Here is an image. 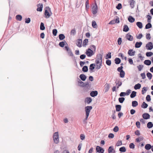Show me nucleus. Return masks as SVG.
<instances>
[{"label": "nucleus", "mask_w": 153, "mask_h": 153, "mask_svg": "<svg viewBox=\"0 0 153 153\" xmlns=\"http://www.w3.org/2000/svg\"><path fill=\"white\" fill-rule=\"evenodd\" d=\"M102 55L101 54H97V59L95 60L96 64V69L97 70L100 68L102 65Z\"/></svg>", "instance_id": "nucleus-1"}, {"label": "nucleus", "mask_w": 153, "mask_h": 153, "mask_svg": "<svg viewBox=\"0 0 153 153\" xmlns=\"http://www.w3.org/2000/svg\"><path fill=\"white\" fill-rule=\"evenodd\" d=\"M92 108V107L91 106H87L85 107L86 119H88V116L89 115L90 112Z\"/></svg>", "instance_id": "nucleus-2"}, {"label": "nucleus", "mask_w": 153, "mask_h": 153, "mask_svg": "<svg viewBox=\"0 0 153 153\" xmlns=\"http://www.w3.org/2000/svg\"><path fill=\"white\" fill-rule=\"evenodd\" d=\"M53 141L56 144H58L59 142V138L58 132H55L53 136Z\"/></svg>", "instance_id": "nucleus-3"}, {"label": "nucleus", "mask_w": 153, "mask_h": 153, "mask_svg": "<svg viewBox=\"0 0 153 153\" xmlns=\"http://www.w3.org/2000/svg\"><path fill=\"white\" fill-rule=\"evenodd\" d=\"M46 9L45 10V17L47 18H48L51 16L49 12H51V8L48 7H46Z\"/></svg>", "instance_id": "nucleus-4"}, {"label": "nucleus", "mask_w": 153, "mask_h": 153, "mask_svg": "<svg viewBox=\"0 0 153 153\" xmlns=\"http://www.w3.org/2000/svg\"><path fill=\"white\" fill-rule=\"evenodd\" d=\"M85 53L88 57H91L94 54L93 51L90 48L87 49Z\"/></svg>", "instance_id": "nucleus-5"}, {"label": "nucleus", "mask_w": 153, "mask_h": 153, "mask_svg": "<svg viewBox=\"0 0 153 153\" xmlns=\"http://www.w3.org/2000/svg\"><path fill=\"white\" fill-rule=\"evenodd\" d=\"M96 152L98 153H104V150L103 148L99 146H97L96 148Z\"/></svg>", "instance_id": "nucleus-6"}, {"label": "nucleus", "mask_w": 153, "mask_h": 153, "mask_svg": "<svg viewBox=\"0 0 153 153\" xmlns=\"http://www.w3.org/2000/svg\"><path fill=\"white\" fill-rule=\"evenodd\" d=\"M92 13L93 14L95 15L97 13L98 8L97 3L96 2H95V5H94L92 7Z\"/></svg>", "instance_id": "nucleus-7"}, {"label": "nucleus", "mask_w": 153, "mask_h": 153, "mask_svg": "<svg viewBox=\"0 0 153 153\" xmlns=\"http://www.w3.org/2000/svg\"><path fill=\"white\" fill-rule=\"evenodd\" d=\"M65 50L67 51L68 54L71 56H73L74 54L71 51V50L68 46H65Z\"/></svg>", "instance_id": "nucleus-8"}, {"label": "nucleus", "mask_w": 153, "mask_h": 153, "mask_svg": "<svg viewBox=\"0 0 153 153\" xmlns=\"http://www.w3.org/2000/svg\"><path fill=\"white\" fill-rule=\"evenodd\" d=\"M146 47L148 50H151L153 48V45L152 42H149L146 45Z\"/></svg>", "instance_id": "nucleus-9"}, {"label": "nucleus", "mask_w": 153, "mask_h": 153, "mask_svg": "<svg viewBox=\"0 0 153 153\" xmlns=\"http://www.w3.org/2000/svg\"><path fill=\"white\" fill-rule=\"evenodd\" d=\"M126 38L127 39L130 41H133L134 39L133 36L130 35L129 33H128L126 35Z\"/></svg>", "instance_id": "nucleus-10"}, {"label": "nucleus", "mask_w": 153, "mask_h": 153, "mask_svg": "<svg viewBox=\"0 0 153 153\" xmlns=\"http://www.w3.org/2000/svg\"><path fill=\"white\" fill-rule=\"evenodd\" d=\"M98 93L97 91H92L90 93V95L92 97H94L97 95Z\"/></svg>", "instance_id": "nucleus-11"}, {"label": "nucleus", "mask_w": 153, "mask_h": 153, "mask_svg": "<svg viewBox=\"0 0 153 153\" xmlns=\"http://www.w3.org/2000/svg\"><path fill=\"white\" fill-rule=\"evenodd\" d=\"M38 8L36 10L38 11L41 12L42 11L43 8V5L42 4H39L37 5Z\"/></svg>", "instance_id": "nucleus-12"}, {"label": "nucleus", "mask_w": 153, "mask_h": 153, "mask_svg": "<svg viewBox=\"0 0 153 153\" xmlns=\"http://www.w3.org/2000/svg\"><path fill=\"white\" fill-rule=\"evenodd\" d=\"M135 53V51H133V49H130L128 50V54L130 56H134Z\"/></svg>", "instance_id": "nucleus-13"}, {"label": "nucleus", "mask_w": 153, "mask_h": 153, "mask_svg": "<svg viewBox=\"0 0 153 153\" xmlns=\"http://www.w3.org/2000/svg\"><path fill=\"white\" fill-rule=\"evenodd\" d=\"M142 117L144 119L147 120L150 118V115L147 113H144L143 114Z\"/></svg>", "instance_id": "nucleus-14"}, {"label": "nucleus", "mask_w": 153, "mask_h": 153, "mask_svg": "<svg viewBox=\"0 0 153 153\" xmlns=\"http://www.w3.org/2000/svg\"><path fill=\"white\" fill-rule=\"evenodd\" d=\"M129 2L131 8L132 9L133 8L134 6V4H135V1L134 0H130Z\"/></svg>", "instance_id": "nucleus-15"}, {"label": "nucleus", "mask_w": 153, "mask_h": 153, "mask_svg": "<svg viewBox=\"0 0 153 153\" xmlns=\"http://www.w3.org/2000/svg\"><path fill=\"white\" fill-rule=\"evenodd\" d=\"M79 77L80 79L83 81H85L86 79V76L84 74H81L79 76Z\"/></svg>", "instance_id": "nucleus-16"}, {"label": "nucleus", "mask_w": 153, "mask_h": 153, "mask_svg": "<svg viewBox=\"0 0 153 153\" xmlns=\"http://www.w3.org/2000/svg\"><path fill=\"white\" fill-rule=\"evenodd\" d=\"M92 101V100L91 98L90 97H86L85 100V102L88 104H89Z\"/></svg>", "instance_id": "nucleus-17"}, {"label": "nucleus", "mask_w": 153, "mask_h": 153, "mask_svg": "<svg viewBox=\"0 0 153 153\" xmlns=\"http://www.w3.org/2000/svg\"><path fill=\"white\" fill-rule=\"evenodd\" d=\"M142 44V42H137L135 44V47L136 48H138L141 47Z\"/></svg>", "instance_id": "nucleus-18"}, {"label": "nucleus", "mask_w": 153, "mask_h": 153, "mask_svg": "<svg viewBox=\"0 0 153 153\" xmlns=\"http://www.w3.org/2000/svg\"><path fill=\"white\" fill-rule=\"evenodd\" d=\"M82 43V40L81 39H78L76 43V45L78 47H81Z\"/></svg>", "instance_id": "nucleus-19"}, {"label": "nucleus", "mask_w": 153, "mask_h": 153, "mask_svg": "<svg viewBox=\"0 0 153 153\" xmlns=\"http://www.w3.org/2000/svg\"><path fill=\"white\" fill-rule=\"evenodd\" d=\"M129 22L131 23H132L134 22L135 19L131 16H129L128 18Z\"/></svg>", "instance_id": "nucleus-20"}, {"label": "nucleus", "mask_w": 153, "mask_h": 153, "mask_svg": "<svg viewBox=\"0 0 153 153\" xmlns=\"http://www.w3.org/2000/svg\"><path fill=\"white\" fill-rule=\"evenodd\" d=\"M116 110L117 111H119L121 110V106L120 105H115Z\"/></svg>", "instance_id": "nucleus-21"}, {"label": "nucleus", "mask_w": 153, "mask_h": 153, "mask_svg": "<svg viewBox=\"0 0 153 153\" xmlns=\"http://www.w3.org/2000/svg\"><path fill=\"white\" fill-rule=\"evenodd\" d=\"M129 30V28L127 25H125L123 26V31L124 32H127Z\"/></svg>", "instance_id": "nucleus-22"}, {"label": "nucleus", "mask_w": 153, "mask_h": 153, "mask_svg": "<svg viewBox=\"0 0 153 153\" xmlns=\"http://www.w3.org/2000/svg\"><path fill=\"white\" fill-rule=\"evenodd\" d=\"M144 63L146 65H149L151 64V62L149 60H146L144 61Z\"/></svg>", "instance_id": "nucleus-23"}, {"label": "nucleus", "mask_w": 153, "mask_h": 153, "mask_svg": "<svg viewBox=\"0 0 153 153\" xmlns=\"http://www.w3.org/2000/svg\"><path fill=\"white\" fill-rule=\"evenodd\" d=\"M79 85L80 87H83L85 83L81 81L80 79H79V80L78 81Z\"/></svg>", "instance_id": "nucleus-24"}, {"label": "nucleus", "mask_w": 153, "mask_h": 153, "mask_svg": "<svg viewBox=\"0 0 153 153\" xmlns=\"http://www.w3.org/2000/svg\"><path fill=\"white\" fill-rule=\"evenodd\" d=\"M152 147L151 145L149 144H147L145 146V148L146 150L150 149Z\"/></svg>", "instance_id": "nucleus-25"}, {"label": "nucleus", "mask_w": 153, "mask_h": 153, "mask_svg": "<svg viewBox=\"0 0 153 153\" xmlns=\"http://www.w3.org/2000/svg\"><path fill=\"white\" fill-rule=\"evenodd\" d=\"M136 25L140 29L143 27V24L142 22H137L136 23Z\"/></svg>", "instance_id": "nucleus-26"}, {"label": "nucleus", "mask_w": 153, "mask_h": 153, "mask_svg": "<svg viewBox=\"0 0 153 153\" xmlns=\"http://www.w3.org/2000/svg\"><path fill=\"white\" fill-rule=\"evenodd\" d=\"M59 39L60 40H62L64 39L65 38V36L63 34H60L59 35Z\"/></svg>", "instance_id": "nucleus-27"}, {"label": "nucleus", "mask_w": 153, "mask_h": 153, "mask_svg": "<svg viewBox=\"0 0 153 153\" xmlns=\"http://www.w3.org/2000/svg\"><path fill=\"white\" fill-rule=\"evenodd\" d=\"M115 63L116 64H119L121 62V60L120 59L118 58H116L115 60Z\"/></svg>", "instance_id": "nucleus-28"}, {"label": "nucleus", "mask_w": 153, "mask_h": 153, "mask_svg": "<svg viewBox=\"0 0 153 153\" xmlns=\"http://www.w3.org/2000/svg\"><path fill=\"white\" fill-rule=\"evenodd\" d=\"M138 105V102L136 101H133L132 102V106L133 107H136Z\"/></svg>", "instance_id": "nucleus-29"}, {"label": "nucleus", "mask_w": 153, "mask_h": 153, "mask_svg": "<svg viewBox=\"0 0 153 153\" xmlns=\"http://www.w3.org/2000/svg\"><path fill=\"white\" fill-rule=\"evenodd\" d=\"M95 66V65L94 63L90 64L89 66V70L91 71H92L94 69Z\"/></svg>", "instance_id": "nucleus-30"}, {"label": "nucleus", "mask_w": 153, "mask_h": 153, "mask_svg": "<svg viewBox=\"0 0 153 153\" xmlns=\"http://www.w3.org/2000/svg\"><path fill=\"white\" fill-rule=\"evenodd\" d=\"M141 87V85L140 83H138L136 84L134 86V88L135 90L138 89H140Z\"/></svg>", "instance_id": "nucleus-31"}, {"label": "nucleus", "mask_w": 153, "mask_h": 153, "mask_svg": "<svg viewBox=\"0 0 153 153\" xmlns=\"http://www.w3.org/2000/svg\"><path fill=\"white\" fill-rule=\"evenodd\" d=\"M147 128H150L153 126V124L152 122H149L147 124Z\"/></svg>", "instance_id": "nucleus-32"}, {"label": "nucleus", "mask_w": 153, "mask_h": 153, "mask_svg": "<svg viewBox=\"0 0 153 153\" xmlns=\"http://www.w3.org/2000/svg\"><path fill=\"white\" fill-rule=\"evenodd\" d=\"M16 19L19 21H21L22 19V16L20 15H17L16 16Z\"/></svg>", "instance_id": "nucleus-33"}, {"label": "nucleus", "mask_w": 153, "mask_h": 153, "mask_svg": "<svg viewBox=\"0 0 153 153\" xmlns=\"http://www.w3.org/2000/svg\"><path fill=\"white\" fill-rule=\"evenodd\" d=\"M114 151V149L113 147L112 146H110L108 149V153H113L112 152Z\"/></svg>", "instance_id": "nucleus-34"}, {"label": "nucleus", "mask_w": 153, "mask_h": 153, "mask_svg": "<svg viewBox=\"0 0 153 153\" xmlns=\"http://www.w3.org/2000/svg\"><path fill=\"white\" fill-rule=\"evenodd\" d=\"M148 106V105L144 102H143L141 106V107L143 108H146Z\"/></svg>", "instance_id": "nucleus-35"}, {"label": "nucleus", "mask_w": 153, "mask_h": 153, "mask_svg": "<svg viewBox=\"0 0 153 153\" xmlns=\"http://www.w3.org/2000/svg\"><path fill=\"white\" fill-rule=\"evenodd\" d=\"M88 42V39H85L83 41L82 45L83 47H85L87 45V44Z\"/></svg>", "instance_id": "nucleus-36"}, {"label": "nucleus", "mask_w": 153, "mask_h": 153, "mask_svg": "<svg viewBox=\"0 0 153 153\" xmlns=\"http://www.w3.org/2000/svg\"><path fill=\"white\" fill-rule=\"evenodd\" d=\"M136 95V92L135 91H132L130 95V97L131 98H133L135 97Z\"/></svg>", "instance_id": "nucleus-37"}, {"label": "nucleus", "mask_w": 153, "mask_h": 153, "mask_svg": "<svg viewBox=\"0 0 153 153\" xmlns=\"http://www.w3.org/2000/svg\"><path fill=\"white\" fill-rule=\"evenodd\" d=\"M82 71L84 72H87L88 71V67L87 66H84L82 69Z\"/></svg>", "instance_id": "nucleus-38"}, {"label": "nucleus", "mask_w": 153, "mask_h": 153, "mask_svg": "<svg viewBox=\"0 0 153 153\" xmlns=\"http://www.w3.org/2000/svg\"><path fill=\"white\" fill-rule=\"evenodd\" d=\"M152 27V25L150 22H148L145 26L146 29H148L151 28Z\"/></svg>", "instance_id": "nucleus-39"}, {"label": "nucleus", "mask_w": 153, "mask_h": 153, "mask_svg": "<svg viewBox=\"0 0 153 153\" xmlns=\"http://www.w3.org/2000/svg\"><path fill=\"white\" fill-rule=\"evenodd\" d=\"M71 35L73 36H74L76 34V30L75 28L72 30L70 32Z\"/></svg>", "instance_id": "nucleus-40"}, {"label": "nucleus", "mask_w": 153, "mask_h": 153, "mask_svg": "<svg viewBox=\"0 0 153 153\" xmlns=\"http://www.w3.org/2000/svg\"><path fill=\"white\" fill-rule=\"evenodd\" d=\"M92 27L94 28H97V25L96 22L94 21H93L92 22Z\"/></svg>", "instance_id": "nucleus-41"}, {"label": "nucleus", "mask_w": 153, "mask_h": 153, "mask_svg": "<svg viewBox=\"0 0 153 153\" xmlns=\"http://www.w3.org/2000/svg\"><path fill=\"white\" fill-rule=\"evenodd\" d=\"M66 43L67 45H68L67 44V43L65 41L64 42H60L59 43V46L61 47H64V46L65 45V43Z\"/></svg>", "instance_id": "nucleus-42"}, {"label": "nucleus", "mask_w": 153, "mask_h": 153, "mask_svg": "<svg viewBox=\"0 0 153 153\" xmlns=\"http://www.w3.org/2000/svg\"><path fill=\"white\" fill-rule=\"evenodd\" d=\"M45 29V27L44 23L43 22H41L40 25V29L41 30H44Z\"/></svg>", "instance_id": "nucleus-43"}, {"label": "nucleus", "mask_w": 153, "mask_h": 153, "mask_svg": "<svg viewBox=\"0 0 153 153\" xmlns=\"http://www.w3.org/2000/svg\"><path fill=\"white\" fill-rule=\"evenodd\" d=\"M119 151L121 152H125L126 151V149L124 146L122 147L119 149Z\"/></svg>", "instance_id": "nucleus-44"}, {"label": "nucleus", "mask_w": 153, "mask_h": 153, "mask_svg": "<svg viewBox=\"0 0 153 153\" xmlns=\"http://www.w3.org/2000/svg\"><path fill=\"white\" fill-rule=\"evenodd\" d=\"M146 75L149 79H151L152 77V74L149 72H148L146 74Z\"/></svg>", "instance_id": "nucleus-45"}, {"label": "nucleus", "mask_w": 153, "mask_h": 153, "mask_svg": "<svg viewBox=\"0 0 153 153\" xmlns=\"http://www.w3.org/2000/svg\"><path fill=\"white\" fill-rule=\"evenodd\" d=\"M125 98L123 97H120L118 99L119 102L120 103H122L125 100Z\"/></svg>", "instance_id": "nucleus-46"}, {"label": "nucleus", "mask_w": 153, "mask_h": 153, "mask_svg": "<svg viewBox=\"0 0 153 153\" xmlns=\"http://www.w3.org/2000/svg\"><path fill=\"white\" fill-rule=\"evenodd\" d=\"M125 72L123 71L120 72V76L121 78H123L125 76Z\"/></svg>", "instance_id": "nucleus-47"}, {"label": "nucleus", "mask_w": 153, "mask_h": 153, "mask_svg": "<svg viewBox=\"0 0 153 153\" xmlns=\"http://www.w3.org/2000/svg\"><path fill=\"white\" fill-rule=\"evenodd\" d=\"M111 53L110 52H109L107 54H106V59H110L111 57Z\"/></svg>", "instance_id": "nucleus-48"}, {"label": "nucleus", "mask_w": 153, "mask_h": 153, "mask_svg": "<svg viewBox=\"0 0 153 153\" xmlns=\"http://www.w3.org/2000/svg\"><path fill=\"white\" fill-rule=\"evenodd\" d=\"M147 89L146 87H144L142 89V94H144L147 91Z\"/></svg>", "instance_id": "nucleus-49"}, {"label": "nucleus", "mask_w": 153, "mask_h": 153, "mask_svg": "<svg viewBox=\"0 0 153 153\" xmlns=\"http://www.w3.org/2000/svg\"><path fill=\"white\" fill-rule=\"evenodd\" d=\"M153 55V53L152 52H147L146 53V56L147 57L151 56Z\"/></svg>", "instance_id": "nucleus-50"}, {"label": "nucleus", "mask_w": 153, "mask_h": 153, "mask_svg": "<svg viewBox=\"0 0 153 153\" xmlns=\"http://www.w3.org/2000/svg\"><path fill=\"white\" fill-rule=\"evenodd\" d=\"M122 7V4L121 3H119L116 7V8L118 10H120Z\"/></svg>", "instance_id": "nucleus-51"}, {"label": "nucleus", "mask_w": 153, "mask_h": 153, "mask_svg": "<svg viewBox=\"0 0 153 153\" xmlns=\"http://www.w3.org/2000/svg\"><path fill=\"white\" fill-rule=\"evenodd\" d=\"M57 33V30L56 29H54L53 30L52 33H53V36H56V35Z\"/></svg>", "instance_id": "nucleus-52"}, {"label": "nucleus", "mask_w": 153, "mask_h": 153, "mask_svg": "<svg viewBox=\"0 0 153 153\" xmlns=\"http://www.w3.org/2000/svg\"><path fill=\"white\" fill-rule=\"evenodd\" d=\"M143 67V66L142 65H140L137 66V68L138 70V71H141Z\"/></svg>", "instance_id": "nucleus-53"}, {"label": "nucleus", "mask_w": 153, "mask_h": 153, "mask_svg": "<svg viewBox=\"0 0 153 153\" xmlns=\"http://www.w3.org/2000/svg\"><path fill=\"white\" fill-rule=\"evenodd\" d=\"M85 7L86 9H88L89 7V4L88 2V0H87L85 2Z\"/></svg>", "instance_id": "nucleus-54"}, {"label": "nucleus", "mask_w": 153, "mask_h": 153, "mask_svg": "<svg viewBox=\"0 0 153 153\" xmlns=\"http://www.w3.org/2000/svg\"><path fill=\"white\" fill-rule=\"evenodd\" d=\"M147 18H148L147 22H151V19H152V17L149 15H147Z\"/></svg>", "instance_id": "nucleus-55"}, {"label": "nucleus", "mask_w": 153, "mask_h": 153, "mask_svg": "<svg viewBox=\"0 0 153 153\" xmlns=\"http://www.w3.org/2000/svg\"><path fill=\"white\" fill-rule=\"evenodd\" d=\"M146 99L147 101L149 102L151 100V97L150 95H147L146 97Z\"/></svg>", "instance_id": "nucleus-56"}, {"label": "nucleus", "mask_w": 153, "mask_h": 153, "mask_svg": "<svg viewBox=\"0 0 153 153\" xmlns=\"http://www.w3.org/2000/svg\"><path fill=\"white\" fill-rule=\"evenodd\" d=\"M122 42V38L120 37L117 40V42L118 45H120L121 44Z\"/></svg>", "instance_id": "nucleus-57"}, {"label": "nucleus", "mask_w": 153, "mask_h": 153, "mask_svg": "<svg viewBox=\"0 0 153 153\" xmlns=\"http://www.w3.org/2000/svg\"><path fill=\"white\" fill-rule=\"evenodd\" d=\"M113 112V113L111 115V117L114 120L116 118V116L115 114L116 113V111H114Z\"/></svg>", "instance_id": "nucleus-58"}, {"label": "nucleus", "mask_w": 153, "mask_h": 153, "mask_svg": "<svg viewBox=\"0 0 153 153\" xmlns=\"http://www.w3.org/2000/svg\"><path fill=\"white\" fill-rule=\"evenodd\" d=\"M122 145V142L121 140H119L117 142V144H116V146H118L121 145Z\"/></svg>", "instance_id": "nucleus-59"}, {"label": "nucleus", "mask_w": 153, "mask_h": 153, "mask_svg": "<svg viewBox=\"0 0 153 153\" xmlns=\"http://www.w3.org/2000/svg\"><path fill=\"white\" fill-rule=\"evenodd\" d=\"M129 148L130 149H134L135 148V145L133 143H131L129 145Z\"/></svg>", "instance_id": "nucleus-60"}, {"label": "nucleus", "mask_w": 153, "mask_h": 153, "mask_svg": "<svg viewBox=\"0 0 153 153\" xmlns=\"http://www.w3.org/2000/svg\"><path fill=\"white\" fill-rule=\"evenodd\" d=\"M123 67L122 66H121L117 68V71L120 72H121L122 71H123Z\"/></svg>", "instance_id": "nucleus-61"}, {"label": "nucleus", "mask_w": 153, "mask_h": 153, "mask_svg": "<svg viewBox=\"0 0 153 153\" xmlns=\"http://www.w3.org/2000/svg\"><path fill=\"white\" fill-rule=\"evenodd\" d=\"M106 63L107 65L110 66L111 64V61L110 60H107L106 61Z\"/></svg>", "instance_id": "nucleus-62"}, {"label": "nucleus", "mask_w": 153, "mask_h": 153, "mask_svg": "<svg viewBox=\"0 0 153 153\" xmlns=\"http://www.w3.org/2000/svg\"><path fill=\"white\" fill-rule=\"evenodd\" d=\"M86 57V55L85 54H82L80 56V58L81 59H85Z\"/></svg>", "instance_id": "nucleus-63"}, {"label": "nucleus", "mask_w": 153, "mask_h": 153, "mask_svg": "<svg viewBox=\"0 0 153 153\" xmlns=\"http://www.w3.org/2000/svg\"><path fill=\"white\" fill-rule=\"evenodd\" d=\"M30 18H26L25 19V23H29L30 22Z\"/></svg>", "instance_id": "nucleus-64"}]
</instances>
